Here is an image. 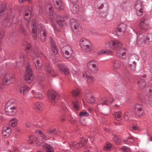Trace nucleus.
I'll list each match as a JSON object with an SVG mask.
<instances>
[{
	"label": "nucleus",
	"mask_w": 152,
	"mask_h": 152,
	"mask_svg": "<svg viewBox=\"0 0 152 152\" xmlns=\"http://www.w3.org/2000/svg\"><path fill=\"white\" fill-rule=\"evenodd\" d=\"M83 77L87 79V82L92 83L94 80V78L92 77L91 74L87 72H83Z\"/></svg>",
	"instance_id": "nucleus-26"
},
{
	"label": "nucleus",
	"mask_w": 152,
	"mask_h": 152,
	"mask_svg": "<svg viewBox=\"0 0 152 152\" xmlns=\"http://www.w3.org/2000/svg\"><path fill=\"white\" fill-rule=\"evenodd\" d=\"M31 34L34 39H36L37 37V27L35 20L34 22L33 21L31 24Z\"/></svg>",
	"instance_id": "nucleus-31"
},
{
	"label": "nucleus",
	"mask_w": 152,
	"mask_h": 152,
	"mask_svg": "<svg viewBox=\"0 0 152 152\" xmlns=\"http://www.w3.org/2000/svg\"><path fill=\"white\" fill-rule=\"evenodd\" d=\"M146 39L149 42L152 41V34H148L146 37Z\"/></svg>",
	"instance_id": "nucleus-57"
},
{
	"label": "nucleus",
	"mask_w": 152,
	"mask_h": 152,
	"mask_svg": "<svg viewBox=\"0 0 152 152\" xmlns=\"http://www.w3.org/2000/svg\"><path fill=\"white\" fill-rule=\"evenodd\" d=\"M95 61L93 60H91L88 61L87 64V66L88 68L92 72L95 73L98 70V67L94 64Z\"/></svg>",
	"instance_id": "nucleus-17"
},
{
	"label": "nucleus",
	"mask_w": 152,
	"mask_h": 152,
	"mask_svg": "<svg viewBox=\"0 0 152 152\" xmlns=\"http://www.w3.org/2000/svg\"><path fill=\"white\" fill-rule=\"evenodd\" d=\"M34 107L37 111H41L44 108L43 104L40 102H36L34 104Z\"/></svg>",
	"instance_id": "nucleus-35"
},
{
	"label": "nucleus",
	"mask_w": 152,
	"mask_h": 152,
	"mask_svg": "<svg viewBox=\"0 0 152 152\" xmlns=\"http://www.w3.org/2000/svg\"><path fill=\"white\" fill-rule=\"evenodd\" d=\"M87 102L90 103H93L95 102V100L93 96L89 95L87 98Z\"/></svg>",
	"instance_id": "nucleus-48"
},
{
	"label": "nucleus",
	"mask_w": 152,
	"mask_h": 152,
	"mask_svg": "<svg viewBox=\"0 0 152 152\" xmlns=\"http://www.w3.org/2000/svg\"><path fill=\"white\" fill-rule=\"evenodd\" d=\"M121 150L122 152H131L130 148L125 146L122 147Z\"/></svg>",
	"instance_id": "nucleus-52"
},
{
	"label": "nucleus",
	"mask_w": 152,
	"mask_h": 152,
	"mask_svg": "<svg viewBox=\"0 0 152 152\" xmlns=\"http://www.w3.org/2000/svg\"><path fill=\"white\" fill-rule=\"evenodd\" d=\"M108 44L110 47L112 49L118 50L122 46V43L118 40L116 39H113L109 42Z\"/></svg>",
	"instance_id": "nucleus-11"
},
{
	"label": "nucleus",
	"mask_w": 152,
	"mask_h": 152,
	"mask_svg": "<svg viewBox=\"0 0 152 152\" xmlns=\"http://www.w3.org/2000/svg\"><path fill=\"white\" fill-rule=\"evenodd\" d=\"M112 147V145L109 142H107L106 145L104 146L103 149L105 151H110Z\"/></svg>",
	"instance_id": "nucleus-44"
},
{
	"label": "nucleus",
	"mask_w": 152,
	"mask_h": 152,
	"mask_svg": "<svg viewBox=\"0 0 152 152\" xmlns=\"http://www.w3.org/2000/svg\"><path fill=\"white\" fill-rule=\"evenodd\" d=\"M135 32L137 34V44H141L142 42L143 41V36L141 33H140L138 31H135Z\"/></svg>",
	"instance_id": "nucleus-34"
},
{
	"label": "nucleus",
	"mask_w": 152,
	"mask_h": 152,
	"mask_svg": "<svg viewBox=\"0 0 152 152\" xmlns=\"http://www.w3.org/2000/svg\"><path fill=\"white\" fill-rule=\"evenodd\" d=\"M28 142L31 144H34L35 142H36V144L38 146H40L41 143H39L38 140H37V138L35 137L34 135L30 136L28 137Z\"/></svg>",
	"instance_id": "nucleus-27"
},
{
	"label": "nucleus",
	"mask_w": 152,
	"mask_h": 152,
	"mask_svg": "<svg viewBox=\"0 0 152 152\" xmlns=\"http://www.w3.org/2000/svg\"><path fill=\"white\" fill-rule=\"evenodd\" d=\"M16 107L15 106L11 107L7 103L5 107V113L6 115L9 116L14 115L16 111Z\"/></svg>",
	"instance_id": "nucleus-16"
},
{
	"label": "nucleus",
	"mask_w": 152,
	"mask_h": 152,
	"mask_svg": "<svg viewBox=\"0 0 152 152\" xmlns=\"http://www.w3.org/2000/svg\"><path fill=\"white\" fill-rule=\"evenodd\" d=\"M17 120L15 118H13L10 121V124L12 127L15 126L17 124Z\"/></svg>",
	"instance_id": "nucleus-49"
},
{
	"label": "nucleus",
	"mask_w": 152,
	"mask_h": 152,
	"mask_svg": "<svg viewBox=\"0 0 152 152\" xmlns=\"http://www.w3.org/2000/svg\"><path fill=\"white\" fill-rule=\"evenodd\" d=\"M32 93L35 98L36 99H41L42 98L43 95L42 94L39 92H35L33 90L31 91Z\"/></svg>",
	"instance_id": "nucleus-40"
},
{
	"label": "nucleus",
	"mask_w": 152,
	"mask_h": 152,
	"mask_svg": "<svg viewBox=\"0 0 152 152\" xmlns=\"http://www.w3.org/2000/svg\"><path fill=\"white\" fill-rule=\"evenodd\" d=\"M11 132V129L9 127H4L2 131V134L5 137L9 136Z\"/></svg>",
	"instance_id": "nucleus-30"
},
{
	"label": "nucleus",
	"mask_w": 152,
	"mask_h": 152,
	"mask_svg": "<svg viewBox=\"0 0 152 152\" xmlns=\"http://www.w3.org/2000/svg\"><path fill=\"white\" fill-rule=\"evenodd\" d=\"M53 2L55 7L58 11L64 9L65 5L62 0H53Z\"/></svg>",
	"instance_id": "nucleus-20"
},
{
	"label": "nucleus",
	"mask_w": 152,
	"mask_h": 152,
	"mask_svg": "<svg viewBox=\"0 0 152 152\" xmlns=\"http://www.w3.org/2000/svg\"><path fill=\"white\" fill-rule=\"evenodd\" d=\"M115 116L117 120H120L121 118V112L119 111L116 112L115 114Z\"/></svg>",
	"instance_id": "nucleus-53"
},
{
	"label": "nucleus",
	"mask_w": 152,
	"mask_h": 152,
	"mask_svg": "<svg viewBox=\"0 0 152 152\" xmlns=\"http://www.w3.org/2000/svg\"><path fill=\"white\" fill-rule=\"evenodd\" d=\"M69 8L72 12L75 14H77L79 11V7L77 4L72 3L69 4Z\"/></svg>",
	"instance_id": "nucleus-25"
},
{
	"label": "nucleus",
	"mask_w": 152,
	"mask_h": 152,
	"mask_svg": "<svg viewBox=\"0 0 152 152\" xmlns=\"http://www.w3.org/2000/svg\"><path fill=\"white\" fill-rule=\"evenodd\" d=\"M114 100V99L110 96L104 98H100L98 99L97 105L99 104L108 105L109 104L112 103Z\"/></svg>",
	"instance_id": "nucleus-14"
},
{
	"label": "nucleus",
	"mask_w": 152,
	"mask_h": 152,
	"mask_svg": "<svg viewBox=\"0 0 152 152\" xmlns=\"http://www.w3.org/2000/svg\"><path fill=\"white\" fill-rule=\"evenodd\" d=\"M130 137H129V138L127 139H126L123 140V141L126 144H129L130 143Z\"/></svg>",
	"instance_id": "nucleus-61"
},
{
	"label": "nucleus",
	"mask_w": 152,
	"mask_h": 152,
	"mask_svg": "<svg viewBox=\"0 0 152 152\" xmlns=\"http://www.w3.org/2000/svg\"><path fill=\"white\" fill-rule=\"evenodd\" d=\"M57 66L59 70L61 73L65 75L69 74V70L66 65L63 64H58L57 65Z\"/></svg>",
	"instance_id": "nucleus-19"
},
{
	"label": "nucleus",
	"mask_w": 152,
	"mask_h": 152,
	"mask_svg": "<svg viewBox=\"0 0 152 152\" xmlns=\"http://www.w3.org/2000/svg\"><path fill=\"white\" fill-rule=\"evenodd\" d=\"M121 53H119V51L117 53V56H119L123 58H125L126 55V49L124 48H123L121 49Z\"/></svg>",
	"instance_id": "nucleus-37"
},
{
	"label": "nucleus",
	"mask_w": 152,
	"mask_h": 152,
	"mask_svg": "<svg viewBox=\"0 0 152 152\" xmlns=\"http://www.w3.org/2000/svg\"><path fill=\"white\" fill-rule=\"evenodd\" d=\"M130 140V144L133 143L134 142L135 140L134 139L133 137L132 136H130L129 137Z\"/></svg>",
	"instance_id": "nucleus-63"
},
{
	"label": "nucleus",
	"mask_w": 152,
	"mask_h": 152,
	"mask_svg": "<svg viewBox=\"0 0 152 152\" xmlns=\"http://www.w3.org/2000/svg\"><path fill=\"white\" fill-rule=\"evenodd\" d=\"M66 45V43L65 42H62L60 44V48L62 49L64 47V46Z\"/></svg>",
	"instance_id": "nucleus-62"
},
{
	"label": "nucleus",
	"mask_w": 152,
	"mask_h": 152,
	"mask_svg": "<svg viewBox=\"0 0 152 152\" xmlns=\"http://www.w3.org/2000/svg\"><path fill=\"white\" fill-rule=\"evenodd\" d=\"M89 113L86 110L81 111L79 114V115L81 117H87L89 116Z\"/></svg>",
	"instance_id": "nucleus-51"
},
{
	"label": "nucleus",
	"mask_w": 152,
	"mask_h": 152,
	"mask_svg": "<svg viewBox=\"0 0 152 152\" xmlns=\"http://www.w3.org/2000/svg\"><path fill=\"white\" fill-rule=\"evenodd\" d=\"M142 105L138 104H135L133 107L134 110L142 109Z\"/></svg>",
	"instance_id": "nucleus-54"
},
{
	"label": "nucleus",
	"mask_w": 152,
	"mask_h": 152,
	"mask_svg": "<svg viewBox=\"0 0 152 152\" xmlns=\"http://www.w3.org/2000/svg\"><path fill=\"white\" fill-rule=\"evenodd\" d=\"M121 63L119 60H116L115 61L114 64L113 65V69L114 70H116L118 69L121 65Z\"/></svg>",
	"instance_id": "nucleus-45"
},
{
	"label": "nucleus",
	"mask_w": 152,
	"mask_h": 152,
	"mask_svg": "<svg viewBox=\"0 0 152 152\" xmlns=\"http://www.w3.org/2000/svg\"><path fill=\"white\" fill-rule=\"evenodd\" d=\"M57 17V22L60 27H63L66 25V22L65 21L64 17H62L60 15H56Z\"/></svg>",
	"instance_id": "nucleus-24"
},
{
	"label": "nucleus",
	"mask_w": 152,
	"mask_h": 152,
	"mask_svg": "<svg viewBox=\"0 0 152 152\" xmlns=\"http://www.w3.org/2000/svg\"><path fill=\"white\" fill-rule=\"evenodd\" d=\"M107 14V11H104L101 12L100 14V15L101 17H106Z\"/></svg>",
	"instance_id": "nucleus-59"
},
{
	"label": "nucleus",
	"mask_w": 152,
	"mask_h": 152,
	"mask_svg": "<svg viewBox=\"0 0 152 152\" xmlns=\"http://www.w3.org/2000/svg\"><path fill=\"white\" fill-rule=\"evenodd\" d=\"M132 116V113L131 111H128L125 113L124 118L126 121L131 120V118Z\"/></svg>",
	"instance_id": "nucleus-41"
},
{
	"label": "nucleus",
	"mask_w": 152,
	"mask_h": 152,
	"mask_svg": "<svg viewBox=\"0 0 152 152\" xmlns=\"http://www.w3.org/2000/svg\"><path fill=\"white\" fill-rule=\"evenodd\" d=\"M50 43L52 51L55 54H56L58 53L57 48L51 37H50Z\"/></svg>",
	"instance_id": "nucleus-32"
},
{
	"label": "nucleus",
	"mask_w": 152,
	"mask_h": 152,
	"mask_svg": "<svg viewBox=\"0 0 152 152\" xmlns=\"http://www.w3.org/2000/svg\"><path fill=\"white\" fill-rule=\"evenodd\" d=\"M41 26L42 28L39 29V38L42 42H44L46 40L47 34L46 31L42 25Z\"/></svg>",
	"instance_id": "nucleus-23"
},
{
	"label": "nucleus",
	"mask_w": 152,
	"mask_h": 152,
	"mask_svg": "<svg viewBox=\"0 0 152 152\" xmlns=\"http://www.w3.org/2000/svg\"><path fill=\"white\" fill-rule=\"evenodd\" d=\"M23 45L26 47L27 50H30L31 48V45L27 41H24L22 44Z\"/></svg>",
	"instance_id": "nucleus-50"
},
{
	"label": "nucleus",
	"mask_w": 152,
	"mask_h": 152,
	"mask_svg": "<svg viewBox=\"0 0 152 152\" xmlns=\"http://www.w3.org/2000/svg\"><path fill=\"white\" fill-rule=\"evenodd\" d=\"M129 74L127 70H125L124 71V76L127 78H128L129 77Z\"/></svg>",
	"instance_id": "nucleus-60"
},
{
	"label": "nucleus",
	"mask_w": 152,
	"mask_h": 152,
	"mask_svg": "<svg viewBox=\"0 0 152 152\" xmlns=\"http://www.w3.org/2000/svg\"><path fill=\"white\" fill-rule=\"evenodd\" d=\"M30 88L26 86H21L19 88V91L21 94L26 96L27 95L28 92Z\"/></svg>",
	"instance_id": "nucleus-29"
},
{
	"label": "nucleus",
	"mask_w": 152,
	"mask_h": 152,
	"mask_svg": "<svg viewBox=\"0 0 152 152\" xmlns=\"http://www.w3.org/2000/svg\"><path fill=\"white\" fill-rule=\"evenodd\" d=\"M43 78H41V77H38V82H39V84H42V82L43 81Z\"/></svg>",
	"instance_id": "nucleus-64"
},
{
	"label": "nucleus",
	"mask_w": 152,
	"mask_h": 152,
	"mask_svg": "<svg viewBox=\"0 0 152 152\" xmlns=\"http://www.w3.org/2000/svg\"><path fill=\"white\" fill-rule=\"evenodd\" d=\"M80 44L81 49L85 51L88 52L91 49V44L90 42L86 39L81 38L80 42Z\"/></svg>",
	"instance_id": "nucleus-5"
},
{
	"label": "nucleus",
	"mask_w": 152,
	"mask_h": 152,
	"mask_svg": "<svg viewBox=\"0 0 152 152\" xmlns=\"http://www.w3.org/2000/svg\"><path fill=\"white\" fill-rule=\"evenodd\" d=\"M6 8L5 4H2L0 5V18L4 14V12Z\"/></svg>",
	"instance_id": "nucleus-46"
},
{
	"label": "nucleus",
	"mask_w": 152,
	"mask_h": 152,
	"mask_svg": "<svg viewBox=\"0 0 152 152\" xmlns=\"http://www.w3.org/2000/svg\"><path fill=\"white\" fill-rule=\"evenodd\" d=\"M89 140L92 142L94 141L93 138L92 137H88V139L87 140L85 138H83L81 139V141L80 143H78L77 142L75 141L69 144L70 148L72 149H79L80 147H85L86 145V143H87Z\"/></svg>",
	"instance_id": "nucleus-3"
},
{
	"label": "nucleus",
	"mask_w": 152,
	"mask_h": 152,
	"mask_svg": "<svg viewBox=\"0 0 152 152\" xmlns=\"http://www.w3.org/2000/svg\"><path fill=\"white\" fill-rule=\"evenodd\" d=\"M128 64L129 67L132 71H134L135 70L136 66V61H128Z\"/></svg>",
	"instance_id": "nucleus-39"
},
{
	"label": "nucleus",
	"mask_w": 152,
	"mask_h": 152,
	"mask_svg": "<svg viewBox=\"0 0 152 152\" xmlns=\"http://www.w3.org/2000/svg\"><path fill=\"white\" fill-rule=\"evenodd\" d=\"M13 19L12 18H10L9 15H7L4 19L2 21V24L4 26H10L13 23Z\"/></svg>",
	"instance_id": "nucleus-21"
},
{
	"label": "nucleus",
	"mask_w": 152,
	"mask_h": 152,
	"mask_svg": "<svg viewBox=\"0 0 152 152\" xmlns=\"http://www.w3.org/2000/svg\"><path fill=\"white\" fill-rule=\"evenodd\" d=\"M104 0H97L96 1L94 4L96 10H100L103 8L104 5Z\"/></svg>",
	"instance_id": "nucleus-28"
},
{
	"label": "nucleus",
	"mask_w": 152,
	"mask_h": 152,
	"mask_svg": "<svg viewBox=\"0 0 152 152\" xmlns=\"http://www.w3.org/2000/svg\"><path fill=\"white\" fill-rule=\"evenodd\" d=\"M61 54L65 58H69V57H71L73 55V50L69 45H65L64 48L61 49Z\"/></svg>",
	"instance_id": "nucleus-7"
},
{
	"label": "nucleus",
	"mask_w": 152,
	"mask_h": 152,
	"mask_svg": "<svg viewBox=\"0 0 152 152\" xmlns=\"http://www.w3.org/2000/svg\"><path fill=\"white\" fill-rule=\"evenodd\" d=\"M31 56L33 59L36 69H40L41 68V65L40 63V60L39 58H36L35 57L39 58L40 59L42 60L43 57L42 53L39 49L36 48L32 52Z\"/></svg>",
	"instance_id": "nucleus-1"
},
{
	"label": "nucleus",
	"mask_w": 152,
	"mask_h": 152,
	"mask_svg": "<svg viewBox=\"0 0 152 152\" xmlns=\"http://www.w3.org/2000/svg\"><path fill=\"white\" fill-rule=\"evenodd\" d=\"M126 25L124 23L120 24L116 29V33L118 35H120L124 34L125 31Z\"/></svg>",
	"instance_id": "nucleus-18"
},
{
	"label": "nucleus",
	"mask_w": 152,
	"mask_h": 152,
	"mask_svg": "<svg viewBox=\"0 0 152 152\" xmlns=\"http://www.w3.org/2000/svg\"><path fill=\"white\" fill-rule=\"evenodd\" d=\"M40 13H42L44 9H45L47 14H48L50 16H52L54 17L56 15L54 11L53 8L52 4L50 3H48L46 4L43 7L41 4L39 5Z\"/></svg>",
	"instance_id": "nucleus-4"
},
{
	"label": "nucleus",
	"mask_w": 152,
	"mask_h": 152,
	"mask_svg": "<svg viewBox=\"0 0 152 152\" xmlns=\"http://www.w3.org/2000/svg\"><path fill=\"white\" fill-rule=\"evenodd\" d=\"M48 96L50 101L52 102H55L59 98V95L56 92L50 90L48 92Z\"/></svg>",
	"instance_id": "nucleus-15"
},
{
	"label": "nucleus",
	"mask_w": 152,
	"mask_h": 152,
	"mask_svg": "<svg viewBox=\"0 0 152 152\" xmlns=\"http://www.w3.org/2000/svg\"><path fill=\"white\" fill-rule=\"evenodd\" d=\"M72 94L73 97V99L72 100V104L74 110L77 111L79 109L80 104L79 99L81 97L80 91L78 88L74 89L72 92Z\"/></svg>",
	"instance_id": "nucleus-2"
},
{
	"label": "nucleus",
	"mask_w": 152,
	"mask_h": 152,
	"mask_svg": "<svg viewBox=\"0 0 152 152\" xmlns=\"http://www.w3.org/2000/svg\"><path fill=\"white\" fill-rule=\"evenodd\" d=\"M140 28L144 30H147L149 28V19L145 17L142 19L139 24Z\"/></svg>",
	"instance_id": "nucleus-13"
},
{
	"label": "nucleus",
	"mask_w": 152,
	"mask_h": 152,
	"mask_svg": "<svg viewBox=\"0 0 152 152\" xmlns=\"http://www.w3.org/2000/svg\"><path fill=\"white\" fill-rule=\"evenodd\" d=\"M14 75L12 74L7 73L6 74L2 79V82L3 85H9L13 82Z\"/></svg>",
	"instance_id": "nucleus-12"
},
{
	"label": "nucleus",
	"mask_w": 152,
	"mask_h": 152,
	"mask_svg": "<svg viewBox=\"0 0 152 152\" xmlns=\"http://www.w3.org/2000/svg\"><path fill=\"white\" fill-rule=\"evenodd\" d=\"M97 54L98 55H111L113 54V52L110 50H101L97 52Z\"/></svg>",
	"instance_id": "nucleus-38"
},
{
	"label": "nucleus",
	"mask_w": 152,
	"mask_h": 152,
	"mask_svg": "<svg viewBox=\"0 0 152 152\" xmlns=\"http://www.w3.org/2000/svg\"><path fill=\"white\" fill-rule=\"evenodd\" d=\"M19 30L22 34L24 35H26L27 33L26 30L22 26H20Z\"/></svg>",
	"instance_id": "nucleus-56"
},
{
	"label": "nucleus",
	"mask_w": 152,
	"mask_h": 152,
	"mask_svg": "<svg viewBox=\"0 0 152 152\" xmlns=\"http://www.w3.org/2000/svg\"><path fill=\"white\" fill-rule=\"evenodd\" d=\"M70 25L71 28L74 32L77 34L80 33L82 31L81 26L77 22V20L74 18H72L70 20Z\"/></svg>",
	"instance_id": "nucleus-6"
},
{
	"label": "nucleus",
	"mask_w": 152,
	"mask_h": 152,
	"mask_svg": "<svg viewBox=\"0 0 152 152\" xmlns=\"http://www.w3.org/2000/svg\"><path fill=\"white\" fill-rule=\"evenodd\" d=\"M137 84L138 88L139 89L144 88L146 85L145 81L144 80L141 78H140L137 80Z\"/></svg>",
	"instance_id": "nucleus-33"
},
{
	"label": "nucleus",
	"mask_w": 152,
	"mask_h": 152,
	"mask_svg": "<svg viewBox=\"0 0 152 152\" xmlns=\"http://www.w3.org/2000/svg\"><path fill=\"white\" fill-rule=\"evenodd\" d=\"M143 113L142 109L134 110V113L138 117L141 116Z\"/></svg>",
	"instance_id": "nucleus-47"
},
{
	"label": "nucleus",
	"mask_w": 152,
	"mask_h": 152,
	"mask_svg": "<svg viewBox=\"0 0 152 152\" xmlns=\"http://www.w3.org/2000/svg\"><path fill=\"white\" fill-rule=\"evenodd\" d=\"M61 112L62 113L63 111H64V112H66L67 111V109L66 107L64 105H61Z\"/></svg>",
	"instance_id": "nucleus-58"
},
{
	"label": "nucleus",
	"mask_w": 152,
	"mask_h": 152,
	"mask_svg": "<svg viewBox=\"0 0 152 152\" xmlns=\"http://www.w3.org/2000/svg\"><path fill=\"white\" fill-rule=\"evenodd\" d=\"M35 133L38 134L37 140L39 143H43L46 140V135L40 130L35 131Z\"/></svg>",
	"instance_id": "nucleus-22"
},
{
	"label": "nucleus",
	"mask_w": 152,
	"mask_h": 152,
	"mask_svg": "<svg viewBox=\"0 0 152 152\" xmlns=\"http://www.w3.org/2000/svg\"><path fill=\"white\" fill-rule=\"evenodd\" d=\"M113 139L117 144H119L121 140L119 139V137L117 135H114L113 137Z\"/></svg>",
	"instance_id": "nucleus-55"
},
{
	"label": "nucleus",
	"mask_w": 152,
	"mask_h": 152,
	"mask_svg": "<svg viewBox=\"0 0 152 152\" xmlns=\"http://www.w3.org/2000/svg\"><path fill=\"white\" fill-rule=\"evenodd\" d=\"M26 72L25 74L24 79L27 81L28 83H30L33 80L34 76L32 74V71L29 65H27L26 68Z\"/></svg>",
	"instance_id": "nucleus-8"
},
{
	"label": "nucleus",
	"mask_w": 152,
	"mask_h": 152,
	"mask_svg": "<svg viewBox=\"0 0 152 152\" xmlns=\"http://www.w3.org/2000/svg\"><path fill=\"white\" fill-rule=\"evenodd\" d=\"M55 19L53 18H51L50 22L51 23V25L52 26L55 31H58L59 30L57 26L56 25L55 23Z\"/></svg>",
	"instance_id": "nucleus-43"
},
{
	"label": "nucleus",
	"mask_w": 152,
	"mask_h": 152,
	"mask_svg": "<svg viewBox=\"0 0 152 152\" xmlns=\"http://www.w3.org/2000/svg\"><path fill=\"white\" fill-rule=\"evenodd\" d=\"M47 132L49 134L53 135H58L60 133V132L58 129H48Z\"/></svg>",
	"instance_id": "nucleus-36"
},
{
	"label": "nucleus",
	"mask_w": 152,
	"mask_h": 152,
	"mask_svg": "<svg viewBox=\"0 0 152 152\" xmlns=\"http://www.w3.org/2000/svg\"><path fill=\"white\" fill-rule=\"evenodd\" d=\"M135 9V12L138 16L142 15L143 12V5L142 2L140 0L136 2L134 5Z\"/></svg>",
	"instance_id": "nucleus-9"
},
{
	"label": "nucleus",
	"mask_w": 152,
	"mask_h": 152,
	"mask_svg": "<svg viewBox=\"0 0 152 152\" xmlns=\"http://www.w3.org/2000/svg\"><path fill=\"white\" fill-rule=\"evenodd\" d=\"M139 60V56L134 54H132L128 60L129 61H138Z\"/></svg>",
	"instance_id": "nucleus-42"
},
{
	"label": "nucleus",
	"mask_w": 152,
	"mask_h": 152,
	"mask_svg": "<svg viewBox=\"0 0 152 152\" xmlns=\"http://www.w3.org/2000/svg\"><path fill=\"white\" fill-rule=\"evenodd\" d=\"M44 67L45 71L48 75L53 77H55L56 75V72L53 70L52 66L48 63H45Z\"/></svg>",
	"instance_id": "nucleus-10"
}]
</instances>
